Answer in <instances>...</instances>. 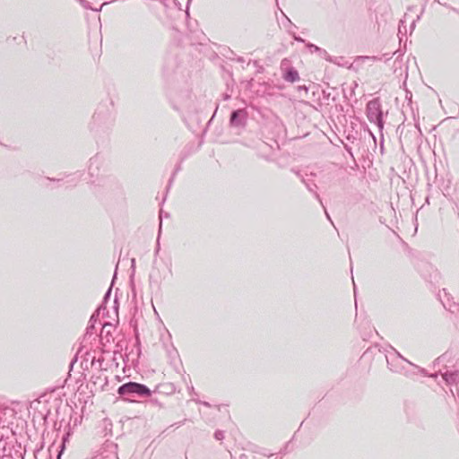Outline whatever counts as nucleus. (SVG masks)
I'll return each mask as SVG.
<instances>
[{"label": "nucleus", "mask_w": 459, "mask_h": 459, "mask_svg": "<svg viewBox=\"0 0 459 459\" xmlns=\"http://www.w3.org/2000/svg\"><path fill=\"white\" fill-rule=\"evenodd\" d=\"M117 393L124 396L125 399L130 401L131 397H148L152 394L146 385L135 382H128L122 385L119 386Z\"/></svg>", "instance_id": "1"}, {"label": "nucleus", "mask_w": 459, "mask_h": 459, "mask_svg": "<svg viewBox=\"0 0 459 459\" xmlns=\"http://www.w3.org/2000/svg\"><path fill=\"white\" fill-rule=\"evenodd\" d=\"M381 104L377 99L370 100L367 104V117L371 123L377 124L378 128H383Z\"/></svg>", "instance_id": "2"}, {"label": "nucleus", "mask_w": 459, "mask_h": 459, "mask_svg": "<svg viewBox=\"0 0 459 459\" xmlns=\"http://www.w3.org/2000/svg\"><path fill=\"white\" fill-rule=\"evenodd\" d=\"M394 353L393 355H386L385 358H386V363H387V367L388 368L393 371V372H395V373H401L403 371L404 369V367L402 365V362L404 361L413 367H416V365H414L413 363H411L410 360H408L407 359H405L404 357H403L399 351H397L394 348H392Z\"/></svg>", "instance_id": "3"}, {"label": "nucleus", "mask_w": 459, "mask_h": 459, "mask_svg": "<svg viewBox=\"0 0 459 459\" xmlns=\"http://www.w3.org/2000/svg\"><path fill=\"white\" fill-rule=\"evenodd\" d=\"M290 61L286 58L281 62V70L282 71V78L289 82H295L299 80V74L293 67H289Z\"/></svg>", "instance_id": "4"}, {"label": "nucleus", "mask_w": 459, "mask_h": 459, "mask_svg": "<svg viewBox=\"0 0 459 459\" xmlns=\"http://www.w3.org/2000/svg\"><path fill=\"white\" fill-rule=\"evenodd\" d=\"M247 111L245 109H238L231 113L230 125L232 126L241 127L244 126L247 120Z\"/></svg>", "instance_id": "5"}, {"label": "nucleus", "mask_w": 459, "mask_h": 459, "mask_svg": "<svg viewBox=\"0 0 459 459\" xmlns=\"http://www.w3.org/2000/svg\"><path fill=\"white\" fill-rule=\"evenodd\" d=\"M442 377L446 385H459V370H446L442 374Z\"/></svg>", "instance_id": "6"}, {"label": "nucleus", "mask_w": 459, "mask_h": 459, "mask_svg": "<svg viewBox=\"0 0 459 459\" xmlns=\"http://www.w3.org/2000/svg\"><path fill=\"white\" fill-rule=\"evenodd\" d=\"M112 330H114L112 324L108 323L102 326L100 336L102 339H105L107 342L113 341Z\"/></svg>", "instance_id": "7"}, {"label": "nucleus", "mask_w": 459, "mask_h": 459, "mask_svg": "<svg viewBox=\"0 0 459 459\" xmlns=\"http://www.w3.org/2000/svg\"><path fill=\"white\" fill-rule=\"evenodd\" d=\"M79 3L84 8V9H91V10H93L95 12H99L101 10L102 6L107 4L108 3H103L100 8H92L91 5H90V3L86 0H79Z\"/></svg>", "instance_id": "8"}, {"label": "nucleus", "mask_w": 459, "mask_h": 459, "mask_svg": "<svg viewBox=\"0 0 459 459\" xmlns=\"http://www.w3.org/2000/svg\"><path fill=\"white\" fill-rule=\"evenodd\" d=\"M302 181L306 185L307 190L314 193L316 198L320 202V204H322V200H321L319 195L315 191V188L316 187V186L315 184L310 185V184L307 183L304 179Z\"/></svg>", "instance_id": "9"}, {"label": "nucleus", "mask_w": 459, "mask_h": 459, "mask_svg": "<svg viewBox=\"0 0 459 459\" xmlns=\"http://www.w3.org/2000/svg\"><path fill=\"white\" fill-rule=\"evenodd\" d=\"M322 58L325 59L326 61L330 63H334V60L333 57L327 53L326 50L321 49V51L318 54Z\"/></svg>", "instance_id": "10"}, {"label": "nucleus", "mask_w": 459, "mask_h": 459, "mask_svg": "<svg viewBox=\"0 0 459 459\" xmlns=\"http://www.w3.org/2000/svg\"><path fill=\"white\" fill-rule=\"evenodd\" d=\"M214 437L217 439V440H222L224 438V433L223 431L221 430H217L215 431L214 433Z\"/></svg>", "instance_id": "11"}, {"label": "nucleus", "mask_w": 459, "mask_h": 459, "mask_svg": "<svg viewBox=\"0 0 459 459\" xmlns=\"http://www.w3.org/2000/svg\"><path fill=\"white\" fill-rule=\"evenodd\" d=\"M307 48H310L312 51H315L319 54L322 48L319 47L314 45V44H307Z\"/></svg>", "instance_id": "12"}, {"label": "nucleus", "mask_w": 459, "mask_h": 459, "mask_svg": "<svg viewBox=\"0 0 459 459\" xmlns=\"http://www.w3.org/2000/svg\"><path fill=\"white\" fill-rule=\"evenodd\" d=\"M195 402L198 403H202V404H204L206 407H210V403H207V402H200V401H197V400H195Z\"/></svg>", "instance_id": "13"}, {"label": "nucleus", "mask_w": 459, "mask_h": 459, "mask_svg": "<svg viewBox=\"0 0 459 459\" xmlns=\"http://www.w3.org/2000/svg\"><path fill=\"white\" fill-rule=\"evenodd\" d=\"M110 292H111V288H109L108 290L107 291V293L105 295V299H107L109 297Z\"/></svg>", "instance_id": "14"}, {"label": "nucleus", "mask_w": 459, "mask_h": 459, "mask_svg": "<svg viewBox=\"0 0 459 459\" xmlns=\"http://www.w3.org/2000/svg\"><path fill=\"white\" fill-rule=\"evenodd\" d=\"M95 321H96V317H95L94 315H92L91 317L90 322H95Z\"/></svg>", "instance_id": "15"}, {"label": "nucleus", "mask_w": 459, "mask_h": 459, "mask_svg": "<svg viewBox=\"0 0 459 459\" xmlns=\"http://www.w3.org/2000/svg\"><path fill=\"white\" fill-rule=\"evenodd\" d=\"M363 58H365V59H376V57H375V56H373V57L364 56Z\"/></svg>", "instance_id": "16"}, {"label": "nucleus", "mask_w": 459, "mask_h": 459, "mask_svg": "<svg viewBox=\"0 0 459 459\" xmlns=\"http://www.w3.org/2000/svg\"><path fill=\"white\" fill-rule=\"evenodd\" d=\"M431 377L436 378L437 377V374H432L430 375Z\"/></svg>", "instance_id": "17"}, {"label": "nucleus", "mask_w": 459, "mask_h": 459, "mask_svg": "<svg viewBox=\"0 0 459 459\" xmlns=\"http://www.w3.org/2000/svg\"><path fill=\"white\" fill-rule=\"evenodd\" d=\"M299 89H301V90H307V87L299 86Z\"/></svg>", "instance_id": "18"}, {"label": "nucleus", "mask_w": 459, "mask_h": 459, "mask_svg": "<svg viewBox=\"0 0 459 459\" xmlns=\"http://www.w3.org/2000/svg\"><path fill=\"white\" fill-rule=\"evenodd\" d=\"M299 89H301V90H307V87L299 86Z\"/></svg>", "instance_id": "19"}, {"label": "nucleus", "mask_w": 459, "mask_h": 459, "mask_svg": "<svg viewBox=\"0 0 459 459\" xmlns=\"http://www.w3.org/2000/svg\"><path fill=\"white\" fill-rule=\"evenodd\" d=\"M299 89H301V90H307V87L299 86Z\"/></svg>", "instance_id": "20"}, {"label": "nucleus", "mask_w": 459, "mask_h": 459, "mask_svg": "<svg viewBox=\"0 0 459 459\" xmlns=\"http://www.w3.org/2000/svg\"><path fill=\"white\" fill-rule=\"evenodd\" d=\"M325 214H326V217L330 220V215L327 213L326 211H325Z\"/></svg>", "instance_id": "21"}, {"label": "nucleus", "mask_w": 459, "mask_h": 459, "mask_svg": "<svg viewBox=\"0 0 459 459\" xmlns=\"http://www.w3.org/2000/svg\"><path fill=\"white\" fill-rule=\"evenodd\" d=\"M420 372L425 374V370L423 368L420 369Z\"/></svg>", "instance_id": "22"}]
</instances>
